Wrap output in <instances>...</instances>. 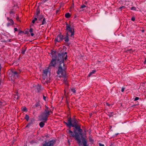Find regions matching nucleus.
Masks as SVG:
<instances>
[{
    "label": "nucleus",
    "mask_w": 146,
    "mask_h": 146,
    "mask_svg": "<svg viewBox=\"0 0 146 146\" xmlns=\"http://www.w3.org/2000/svg\"><path fill=\"white\" fill-rule=\"evenodd\" d=\"M77 122V121L74 118L72 120L71 118H70L68 120L67 122L64 121V123L69 128H70L71 127H74L77 130V131L79 132V134L80 135H82V130L80 128V127L78 125Z\"/></svg>",
    "instance_id": "f257e3e1"
},
{
    "label": "nucleus",
    "mask_w": 146,
    "mask_h": 146,
    "mask_svg": "<svg viewBox=\"0 0 146 146\" xmlns=\"http://www.w3.org/2000/svg\"><path fill=\"white\" fill-rule=\"evenodd\" d=\"M66 32L65 37V41L68 42L69 41L68 36L73 37L74 35V31L73 28L71 27L70 25L67 23L66 24Z\"/></svg>",
    "instance_id": "f03ea898"
},
{
    "label": "nucleus",
    "mask_w": 146,
    "mask_h": 146,
    "mask_svg": "<svg viewBox=\"0 0 146 146\" xmlns=\"http://www.w3.org/2000/svg\"><path fill=\"white\" fill-rule=\"evenodd\" d=\"M52 112L48 108L45 106V109L44 111L39 116L40 120L43 121L45 122L47 120L48 116L50 115V113H52Z\"/></svg>",
    "instance_id": "7ed1b4c3"
},
{
    "label": "nucleus",
    "mask_w": 146,
    "mask_h": 146,
    "mask_svg": "<svg viewBox=\"0 0 146 146\" xmlns=\"http://www.w3.org/2000/svg\"><path fill=\"white\" fill-rule=\"evenodd\" d=\"M77 130L75 128L74 130V132L75 133L74 135L73 132L71 131L70 130H69L67 131V133L69 134L70 137H75V139L77 141L78 143V144H80L81 143V140L80 139V135H81V137H82L83 134L82 135H80L78 132V133L76 132V130Z\"/></svg>",
    "instance_id": "20e7f679"
},
{
    "label": "nucleus",
    "mask_w": 146,
    "mask_h": 146,
    "mask_svg": "<svg viewBox=\"0 0 146 146\" xmlns=\"http://www.w3.org/2000/svg\"><path fill=\"white\" fill-rule=\"evenodd\" d=\"M56 58L57 61H58L59 63H64V61L66 60L67 58V52H62L61 53H59L58 56H54Z\"/></svg>",
    "instance_id": "39448f33"
},
{
    "label": "nucleus",
    "mask_w": 146,
    "mask_h": 146,
    "mask_svg": "<svg viewBox=\"0 0 146 146\" xmlns=\"http://www.w3.org/2000/svg\"><path fill=\"white\" fill-rule=\"evenodd\" d=\"M66 69L64 68V64L63 63L60 64L58 67V71L57 72V74L58 75L61 74L62 76H64L65 73Z\"/></svg>",
    "instance_id": "423d86ee"
},
{
    "label": "nucleus",
    "mask_w": 146,
    "mask_h": 146,
    "mask_svg": "<svg viewBox=\"0 0 146 146\" xmlns=\"http://www.w3.org/2000/svg\"><path fill=\"white\" fill-rule=\"evenodd\" d=\"M58 63H59V62L58 61H57L56 58L54 57V56H53L52 58V60L49 65L48 68H51V66L53 67H55L56 64Z\"/></svg>",
    "instance_id": "0eeeda50"
},
{
    "label": "nucleus",
    "mask_w": 146,
    "mask_h": 146,
    "mask_svg": "<svg viewBox=\"0 0 146 146\" xmlns=\"http://www.w3.org/2000/svg\"><path fill=\"white\" fill-rule=\"evenodd\" d=\"M55 141L54 140H51L48 142H46L43 145V146H53L55 143Z\"/></svg>",
    "instance_id": "6e6552de"
},
{
    "label": "nucleus",
    "mask_w": 146,
    "mask_h": 146,
    "mask_svg": "<svg viewBox=\"0 0 146 146\" xmlns=\"http://www.w3.org/2000/svg\"><path fill=\"white\" fill-rule=\"evenodd\" d=\"M65 37L62 35H59L55 38V41L59 42L62 41L63 39H64L65 40Z\"/></svg>",
    "instance_id": "1a4fd4ad"
},
{
    "label": "nucleus",
    "mask_w": 146,
    "mask_h": 146,
    "mask_svg": "<svg viewBox=\"0 0 146 146\" xmlns=\"http://www.w3.org/2000/svg\"><path fill=\"white\" fill-rule=\"evenodd\" d=\"M20 73L19 72H17V71H12V75L11 77L12 78H17L18 77L19 74Z\"/></svg>",
    "instance_id": "9d476101"
},
{
    "label": "nucleus",
    "mask_w": 146,
    "mask_h": 146,
    "mask_svg": "<svg viewBox=\"0 0 146 146\" xmlns=\"http://www.w3.org/2000/svg\"><path fill=\"white\" fill-rule=\"evenodd\" d=\"M42 78L44 80L46 78L48 73L49 72L48 69H45L43 70Z\"/></svg>",
    "instance_id": "9b49d317"
},
{
    "label": "nucleus",
    "mask_w": 146,
    "mask_h": 146,
    "mask_svg": "<svg viewBox=\"0 0 146 146\" xmlns=\"http://www.w3.org/2000/svg\"><path fill=\"white\" fill-rule=\"evenodd\" d=\"M7 20L9 21V22L7 24V27H9V26L12 25L14 24V22L12 19H9L8 17H7Z\"/></svg>",
    "instance_id": "f8f14e48"
},
{
    "label": "nucleus",
    "mask_w": 146,
    "mask_h": 146,
    "mask_svg": "<svg viewBox=\"0 0 146 146\" xmlns=\"http://www.w3.org/2000/svg\"><path fill=\"white\" fill-rule=\"evenodd\" d=\"M36 90L38 92H40L42 89V88L41 86L39 84H38L35 86Z\"/></svg>",
    "instance_id": "ddd939ff"
},
{
    "label": "nucleus",
    "mask_w": 146,
    "mask_h": 146,
    "mask_svg": "<svg viewBox=\"0 0 146 146\" xmlns=\"http://www.w3.org/2000/svg\"><path fill=\"white\" fill-rule=\"evenodd\" d=\"M82 143L84 146H87V141L86 139L84 138L82 139Z\"/></svg>",
    "instance_id": "4468645a"
},
{
    "label": "nucleus",
    "mask_w": 146,
    "mask_h": 146,
    "mask_svg": "<svg viewBox=\"0 0 146 146\" xmlns=\"http://www.w3.org/2000/svg\"><path fill=\"white\" fill-rule=\"evenodd\" d=\"M34 121V120H31L30 122L29 123H28V124L27 125L26 127H30L32 126V124L33 123Z\"/></svg>",
    "instance_id": "2eb2a0df"
},
{
    "label": "nucleus",
    "mask_w": 146,
    "mask_h": 146,
    "mask_svg": "<svg viewBox=\"0 0 146 146\" xmlns=\"http://www.w3.org/2000/svg\"><path fill=\"white\" fill-rule=\"evenodd\" d=\"M27 49V48L25 47V48H22V49L21 50V53L24 54H25V52L26 51Z\"/></svg>",
    "instance_id": "dca6fc26"
},
{
    "label": "nucleus",
    "mask_w": 146,
    "mask_h": 146,
    "mask_svg": "<svg viewBox=\"0 0 146 146\" xmlns=\"http://www.w3.org/2000/svg\"><path fill=\"white\" fill-rule=\"evenodd\" d=\"M36 14L35 16H36V17H38L39 16V14L40 13V10L39 8H37L36 9Z\"/></svg>",
    "instance_id": "f3484780"
},
{
    "label": "nucleus",
    "mask_w": 146,
    "mask_h": 146,
    "mask_svg": "<svg viewBox=\"0 0 146 146\" xmlns=\"http://www.w3.org/2000/svg\"><path fill=\"white\" fill-rule=\"evenodd\" d=\"M96 71L95 70H92V72H91L89 74L88 76L89 77L90 76H91L93 74H94L96 72Z\"/></svg>",
    "instance_id": "a211bd4d"
},
{
    "label": "nucleus",
    "mask_w": 146,
    "mask_h": 146,
    "mask_svg": "<svg viewBox=\"0 0 146 146\" xmlns=\"http://www.w3.org/2000/svg\"><path fill=\"white\" fill-rule=\"evenodd\" d=\"M44 123L45 122L43 121V122H41L39 123V125L40 127L42 128L43 127L44 125Z\"/></svg>",
    "instance_id": "6ab92c4d"
},
{
    "label": "nucleus",
    "mask_w": 146,
    "mask_h": 146,
    "mask_svg": "<svg viewBox=\"0 0 146 146\" xmlns=\"http://www.w3.org/2000/svg\"><path fill=\"white\" fill-rule=\"evenodd\" d=\"M19 94L18 93H17L16 94L14 95V98L15 99L17 100L19 99Z\"/></svg>",
    "instance_id": "aec40b11"
},
{
    "label": "nucleus",
    "mask_w": 146,
    "mask_h": 146,
    "mask_svg": "<svg viewBox=\"0 0 146 146\" xmlns=\"http://www.w3.org/2000/svg\"><path fill=\"white\" fill-rule=\"evenodd\" d=\"M63 82L66 84H68V82L67 81V79L66 78H64L63 80Z\"/></svg>",
    "instance_id": "412c9836"
},
{
    "label": "nucleus",
    "mask_w": 146,
    "mask_h": 146,
    "mask_svg": "<svg viewBox=\"0 0 146 146\" xmlns=\"http://www.w3.org/2000/svg\"><path fill=\"white\" fill-rule=\"evenodd\" d=\"M70 16V15L69 13H67L65 15V17L67 18H69Z\"/></svg>",
    "instance_id": "4be33fe9"
},
{
    "label": "nucleus",
    "mask_w": 146,
    "mask_h": 146,
    "mask_svg": "<svg viewBox=\"0 0 146 146\" xmlns=\"http://www.w3.org/2000/svg\"><path fill=\"white\" fill-rule=\"evenodd\" d=\"M46 21L45 19L44 18L43 19L42 21V25H45L46 24Z\"/></svg>",
    "instance_id": "5701e85b"
},
{
    "label": "nucleus",
    "mask_w": 146,
    "mask_h": 146,
    "mask_svg": "<svg viewBox=\"0 0 146 146\" xmlns=\"http://www.w3.org/2000/svg\"><path fill=\"white\" fill-rule=\"evenodd\" d=\"M34 17H35L34 19L32 21V23H35V22L37 20V17H36V16H34Z\"/></svg>",
    "instance_id": "b1692460"
},
{
    "label": "nucleus",
    "mask_w": 146,
    "mask_h": 146,
    "mask_svg": "<svg viewBox=\"0 0 146 146\" xmlns=\"http://www.w3.org/2000/svg\"><path fill=\"white\" fill-rule=\"evenodd\" d=\"M25 119L27 121H28L29 119V116L28 115L26 114L25 115Z\"/></svg>",
    "instance_id": "393cba45"
},
{
    "label": "nucleus",
    "mask_w": 146,
    "mask_h": 146,
    "mask_svg": "<svg viewBox=\"0 0 146 146\" xmlns=\"http://www.w3.org/2000/svg\"><path fill=\"white\" fill-rule=\"evenodd\" d=\"M38 18V19L39 20H40L41 19H42L43 17V16L42 15H40L39 16H38V17H37Z\"/></svg>",
    "instance_id": "a878e982"
},
{
    "label": "nucleus",
    "mask_w": 146,
    "mask_h": 146,
    "mask_svg": "<svg viewBox=\"0 0 146 146\" xmlns=\"http://www.w3.org/2000/svg\"><path fill=\"white\" fill-rule=\"evenodd\" d=\"M9 13L10 14H14L15 13V12L12 9L10 10Z\"/></svg>",
    "instance_id": "bb28decb"
},
{
    "label": "nucleus",
    "mask_w": 146,
    "mask_h": 146,
    "mask_svg": "<svg viewBox=\"0 0 146 146\" xmlns=\"http://www.w3.org/2000/svg\"><path fill=\"white\" fill-rule=\"evenodd\" d=\"M40 105L38 103H37L34 105V107H37L39 106Z\"/></svg>",
    "instance_id": "cd10ccee"
},
{
    "label": "nucleus",
    "mask_w": 146,
    "mask_h": 146,
    "mask_svg": "<svg viewBox=\"0 0 146 146\" xmlns=\"http://www.w3.org/2000/svg\"><path fill=\"white\" fill-rule=\"evenodd\" d=\"M22 110L24 111H27V108L25 107L22 108Z\"/></svg>",
    "instance_id": "c85d7f7f"
},
{
    "label": "nucleus",
    "mask_w": 146,
    "mask_h": 146,
    "mask_svg": "<svg viewBox=\"0 0 146 146\" xmlns=\"http://www.w3.org/2000/svg\"><path fill=\"white\" fill-rule=\"evenodd\" d=\"M113 112H111L108 114V115L110 117H111L113 115Z\"/></svg>",
    "instance_id": "c756f323"
},
{
    "label": "nucleus",
    "mask_w": 146,
    "mask_h": 146,
    "mask_svg": "<svg viewBox=\"0 0 146 146\" xmlns=\"http://www.w3.org/2000/svg\"><path fill=\"white\" fill-rule=\"evenodd\" d=\"M71 91L73 92V93H75L76 90L75 89L72 88L71 89Z\"/></svg>",
    "instance_id": "7c9ffc66"
},
{
    "label": "nucleus",
    "mask_w": 146,
    "mask_h": 146,
    "mask_svg": "<svg viewBox=\"0 0 146 146\" xmlns=\"http://www.w3.org/2000/svg\"><path fill=\"white\" fill-rule=\"evenodd\" d=\"M125 8V7L124 6H122L121 7H120L119 8V9H120L121 10L122 9H124Z\"/></svg>",
    "instance_id": "2f4dec72"
},
{
    "label": "nucleus",
    "mask_w": 146,
    "mask_h": 146,
    "mask_svg": "<svg viewBox=\"0 0 146 146\" xmlns=\"http://www.w3.org/2000/svg\"><path fill=\"white\" fill-rule=\"evenodd\" d=\"M33 31V29L32 28H31L29 31V32L31 33H32Z\"/></svg>",
    "instance_id": "473e14b6"
},
{
    "label": "nucleus",
    "mask_w": 146,
    "mask_h": 146,
    "mask_svg": "<svg viewBox=\"0 0 146 146\" xmlns=\"http://www.w3.org/2000/svg\"><path fill=\"white\" fill-rule=\"evenodd\" d=\"M139 97H136L135 98V99H134V101H137V100H138L139 99Z\"/></svg>",
    "instance_id": "72a5a7b5"
},
{
    "label": "nucleus",
    "mask_w": 146,
    "mask_h": 146,
    "mask_svg": "<svg viewBox=\"0 0 146 146\" xmlns=\"http://www.w3.org/2000/svg\"><path fill=\"white\" fill-rule=\"evenodd\" d=\"M131 10H135V9H136V8L135 7H131Z\"/></svg>",
    "instance_id": "f704fd0d"
},
{
    "label": "nucleus",
    "mask_w": 146,
    "mask_h": 146,
    "mask_svg": "<svg viewBox=\"0 0 146 146\" xmlns=\"http://www.w3.org/2000/svg\"><path fill=\"white\" fill-rule=\"evenodd\" d=\"M135 20V18L134 17H132L131 20L133 21H134Z\"/></svg>",
    "instance_id": "c9c22d12"
},
{
    "label": "nucleus",
    "mask_w": 146,
    "mask_h": 146,
    "mask_svg": "<svg viewBox=\"0 0 146 146\" xmlns=\"http://www.w3.org/2000/svg\"><path fill=\"white\" fill-rule=\"evenodd\" d=\"M86 7V6L85 5H83L81 6V8H84Z\"/></svg>",
    "instance_id": "e433bc0d"
},
{
    "label": "nucleus",
    "mask_w": 146,
    "mask_h": 146,
    "mask_svg": "<svg viewBox=\"0 0 146 146\" xmlns=\"http://www.w3.org/2000/svg\"><path fill=\"white\" fill-rule=\"evenodd\" d=\"M124 89H125V88H124L123 87H122V88H121V92H123L124 90Z\"/></svg>",
    "instance_id": "4c0bfd02"
},
{
    "label": "nucleus",
    "mask_w": 146,
    "mask_h": 146,
    "mask_svg": "<svg viewBox=\"0 0 146 146\" xmlns=\"http://www.w3.org/2000/svg\"><path fill=\"white\" fill-rule=\"evenodd\" d=\"M99 146H104V145L103 144H102L101 143H99Z\"/></svg>",
    "instance_id": "58836bf2"
},
{
    "label": "nucleus",
    "mask_w": 146,
    "mask_h": 146,
    "mask_svg": "<svg viewBox=\"0 0 146 146\" xmlns=\"http://www.w3.org/2000/svg\"><path fill=\"white\" fill-rule=\"evenodd\" d=\"M46 97L44 95H43V99L44 100L46 101Z\"/></svg>",
    "instance_id": "ea45409f"
},
{
    "label": "nucleus",
    "mask_w": 146,
    "mask_h": 146,
    "mask_svg": "<svg viewBox=\"0 0 146 146\" xmlns=\"http://www.w3.org/2000/svg\"><path fill=\"white\" fill-rule=\"evenodd\" d=\"M14 30L15 31V32L17 31V29L16 28H14Z\"/></svg>",
    "instance_id": "a19ab883"
},
{
    "label": "nucleus",
    "mask_w": 146,
    "mask_h": 146,
    "mask_svg": "<svg viewBox=\"0 0 146 146\" xmlns=\"http://www.w3.org/2000/svg\"><path fill=\"white\" fill-rule=\"evenodd\" d=\"M31 36H34V34L33 33H31Z\"/></svg>",
    "instance_id": "79ce46f5"
},
{
    "label": "nucleus",
    "mask_w": 146,
    "mask_h": 146,
    "mask_svg": "<svg viewBox=\"0 0 146 146\" xmlns=\"http://www.w3.org/2000/svg\"><path fill=\"white\" fill-rule=\"evenodd\" d=\"M144 63L145 64H146V59H145L144 62Z\"/></svg>",
    "instance_id": "37998d69"
},
{
    "label": "nucleus",
    "mask_w": 146,
    "mask_h": 146,
    "mask_svg": "<svg viewBox=\"0 0 146 146\" xmlns=\"http://www.w3.org/2000/svg\"><path fill=\"white\" fill-rule=\"evenodd\" d=\"M118 134H119L118 133H116L115 134V136H117Z\"/></svg>",
    "instance_id": "c03bdc74"
},
{
    "label": "nucleus",
    "mask_w": 146,
    "mask_h": 146,
    "mask_svg": "<svg viewBox=\"0 0 146 146\" xmlns=\"http://www.w3.org/2000/svg\"><path fill=\"white\" fill-rule=\"evenodd\" d=\"M90 141H93V140H92V139H91V138H90Z\"/></svg>",
    "instance_id": "a18cd8bd"
},
{
    "label": "nucleus",
    "mask_w": 146,
    "mask_h": 146,
    "mask_svg": "<svg viewBox=\"0 0 146 146\" xmlns=\"http://www.w3.org/2000/svg\"><path fill=\"white\" fill-rule=\"evenodd\" d=\"M144 30H142L141 31H142V32H144Z\"/></svg>",
    "instance_id": "49530a36"
},
{
    "label": "nucleus",
    "mask_w": 146,
    "mask_h": 146,
    "mask_svg": "<svg viewBox=\"0 0 146 146\" xmlns=\"http://www.w3.org/2000/svg\"><path fill=\"white\" fill-rule=\"evenodd\" d=\"M107 104L108 106H110V105L108 103Z\"/></svg>",
    "instance_id": "de8ad7c7"
}]
</instances>
